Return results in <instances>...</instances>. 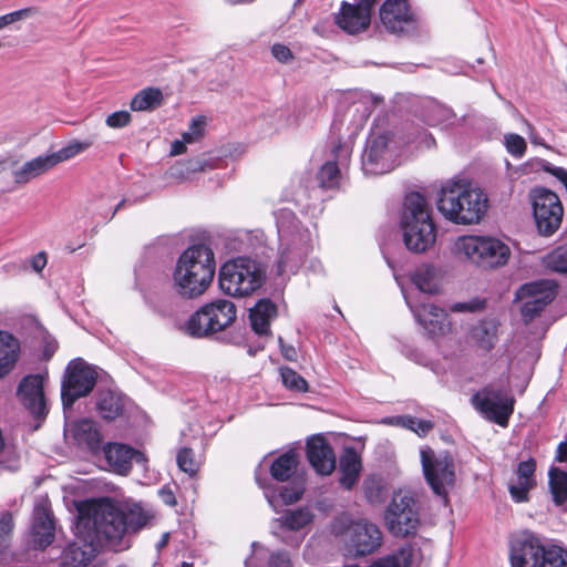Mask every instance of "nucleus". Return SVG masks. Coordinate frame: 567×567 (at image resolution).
Here are the masks:
<instances>
[{
    "instance_id": "1",
    "label": "nucleus",
    "mask_w": 567,
    "mask_h": 567,
    "mask_svg": "<svg viewBox=\"0 0 567 567\" xmlns=\"http://www.w3.org/2000/svg\"><path fill=\"white\" fill-rule=\"evenodd\" d=\"M153 515L140 503H120L109 497L87 502L79 509L76 532L87 534L101 548L115 551L130 546L127 536L142 529Z\"/></svg>"
},
{
    "instance_id": "2",
    "label": "nucleus",
    "mask_w": 567,
    "mask_h": 567,
    "mask_svg": "<svg viewBox=\"0 0 567 567\" xmlns=\"http://www.w3.org/2000/svg\"><path fill=\"white\" fill-rule=\"evenodd\" d=\"M213 250L203 244L188 247L178 258L173 284L176 292L185 298H197L210 286L215 276Z\"/></svg>"
},
{
    "instance_id": "3",
    "label": "nucleus",
    "mask_w": 567,
    "mask_h": 567,
    "mask_svg": "<svg viewBox=\"0 0 567 567\" xmlns=\"http://www.w3.org/2000/svg\"><path fill=\"white\" fill-rule=\"evenodd\" d=\"M439 212L450 221L461 225L478 223L487 208L485 194L461 181L446 182L436 200Z\"/></svg>"
},
{
    "instance_id": "4",
    "label": "nucleus",
    "mask_w": 567,
    "mask_h": 567,
    "mask_svg": "<svg viewBox=\"0 0 567 567\" xmlns=\"http://www.w3.org/2000/svg\"><path fill=\"white\" fill-rule=\"evenodd\" d=\"M403 241L410 251L424 252L436 240V226L424 196L417 192L405 196L401 217Z\"/></svg>"
},
{
    "instance_id": "5",
    "label": "nucleus",
    "mask_w": 567,
    "mask_h": 567,
    "mask_svg": "<svg viewBox=\"0 0 567 567\" xmlns=\"http://www.w3.org/2000/svg\"><path fill=\"white\" fill-rule=\"evenodd\" d=\"M421 511L417 494L412 489L399 488L392 493L383 511V524L395 538L414 537L421 526Z\"/></svg>"
},
{
    "instance_id": "6",
    "label": "nucleus",
    "mask_w": 567,
    "mask_h": 567,
    "mask_svg": "<svg viewBox=\"0 0 567 567\" xmlns=\"http://www.w3.org/2000/svg\"><path fill=\"white\" fill-rule=\"evenodd\" d=\"M266 281L265 266L251 258L238 257L226 261L219 270V286L231 297H247Z\"/></svg>"
},
{
    "instance_id": "7",
    "label": "nucleus",
    "mask_w": 567,
    "mask_h": 567,
    "mask_svg": "<svg viewBox=\"0 0 567 567\" xmlns=\"http://www.w3.org/2000/svg\"><path fill=\"white\" fill-rule=\"evenodd\" d=\"M512 567H561L564 559L557 548H546L529 530L512 534L508 539Z\"/></svg>"
},
{
    "instance_id": "8",
    "label": "nucleus",
    "mask_w": 567,
    "mask_h": 567,
    "mask_svg": "<svg viewBox=\"0 0 567 567\" xmlns=\"http://www.w3.org/2000/svg\"><path fill=\"white\" fill-rule=\"evenodd\" d=\"M455 254L482 267H499L507 262L509 248L501 240L484 236H462L454 244Z\"/></svg>"
},
{
    "instance_id": "9",
    "label": "nucleus",
    "mask_w": 567,
    "mask_h": 567,
    "mask_svg": "<svg viewBox=\"0 0 567 567\" xmlns=\"http://www.w3.org/2000/svg\"><path fill=\"white\" fill-rule=\"evenodd\" d=\"M422 472L432 492L447 501L449 492L455 486V463L447 452L436 454L430 446L420 450Z\"/></svg>"
},
{
    "instance_id": "10",
    "label": "nucleus",
    "mask_w": 567,
    "mask_h": 567,
    "mask_svg": "<svg viewBox=\"0 0 567 567\" xmlns=\"http://www.w3.org/2000/svg\"><path fill=\"white\" fill-rule=\"evenodd\" d=\"M97 380V371L82 359L69 362L62 380L61 398L64 408H71L73 403L86 396L94 388Z\"/></svg>"
},
{
    "instance_id": "11",
    "label": "nucleus",
    "mask_w": 567,
    "mask_h": 567,
    "mask_svg": "<svg viewBox=\"0 0 567 567\" xmlns=\"http://www.w3.org/2000/svg\"><path fill=\"white\" fill-rule=\"evenodd\" d=\"M472 404L488 421L507 426L515 399L503 388L487 385L472 396Z\"/></svg>"
},
{
    "instance_id": "12",
    "label": "nucleus",
    "mask_w": 567,
    "mask_h": 567,
    "mask_svg": "<svg viewBox=\"0 0 567 567\" xmlns=\"http://www.w3.org/2000/svg\"><path fill=\"white\" fill-rule=\"evenodd\" d=\"M530 200L538 231L543 236L556 233L564 216V207L558 195L547 188L538 187L530 192Z\"/></svg>"
},
{
    "instance_id": "13",
    "label": "nucleus",
    "mask_w": 567,
    "mask_h": 567,
    "mask_svg": "<svg viewBox=\"0 0 567 567\" xmlns=\"http://www.w3.org/2000/svg\"><path fill=\"white\" fill-rule=\"evenodd\" d=\"M393 141L380 135L369 140L362 154V171L371 174H384L396 165V154Z\"/></svg>"
},
{
    "instance_id": "14",
    "label": "nucleus",
    "mask_w": 567,
    "mask_h": 567,
    "mask_svg": "<svg viewBox=\"0 0 567 567\" xmlns=\"http://www.w3.org/2000/svg\"><path fill=\"white\" fill-rule=\"evenodd\" d=\"M384 28L394 34H410L417 28V19L408 0H386L380 8Z\"/></svg>"
},
{
    "instance_id": "15",
    "label": "nucleus",
    "mask_w": 567,
    "mask_h": 567,
    "mask_svg": "<svg viewBox=\"0 0 567 567\" xmlns=\"http://www.w3.org/2000/svg\"><path fill=\"white\" fill-rule=\"evenodd\" d=\"M43 383L44 375L30 374L21 380L17 392L25 409L37 417H43L48 413Z\"/></svg>"
},
{
    "instance_id": "16",
    "label": "nucleus",
    "mask_w": 567,
    "mask_h": 567,
    "mask_svg": "<svg viewBox=\"0 0 567 567\" xmlns=\"http://www.w3.org/2000/svg\"><path fill=\"white\" fill-rule=\"evenodd\" d=\"M416 321L431 336H445L452 332V322L447 312L434 305L422 303L420 306H411Z\"/></svg>"
},
{
    "instance_id": "17",
    "label": "nucleus",
    "mask_w": 567,
    "mask_h": 567,
    "mask_svg": "<svg viewBox=\"0 0 567 567\" xmlns=\"http://www.w3.org/2000/svg\"><path fill=\"white\" fill-rule=\"evenodd\" d=\"M103 453L110 468L121 475H126L132 467V461L144 463V454L122 443H109Z\"/></svg>"
},
{
    "instance_id": "18",
    "label": "nucleus",
    "mask_w": 567,
    "mask_h": 567,
    "mask_svg": "<svg viewBox=\"0 0 567 567\" xmlns=\"http://www.w3.org/2000/svg\"><path fill=\"white\" fill-rule=\"evenodd\" d=\"M76 537L78 539L63 551V567H84L95 557L101 548L87 534L80 535L76 532Z\"/></svg>"
},
{
    "instance_id": "19",
    "label": "nucleus",
    "mask_w": 567,
    "mask_h": 567,
    "mask_svg": "<svg viewBox=\"0 0 567 567\" xmlns=\"http://www.w3.org/2000/svg\"><path fill=\"white\" fill-rule=\"evenodd\" d=\"M381 527L367 518L357 519V557L375 554L382 547Z\"/></svg>"
},
{
    "instance_id": "20",
    "label": "nucleus",
    "mask_w": 567,
    "mask_h": 567,
    "mask_svg": "<svg viewBox=\"0 0 567 567\" xmlns=\"http://www.w3.org/2000/svg\"><path fill=\"white\" fill-rule=\"evenodd\" d=\"M307 455L312 467L321 475H329L336 467V455L322 436L308 441Z\"/></svg>"
},
{
    "instance_id": "21",
    "label": "nucleus",
    "mask_w": 567,
    "mask_h": 567,
    "mask_svg": "<svg viewBox=\"0 0 567 567\" xmlns=\"http://www.w3.org/2000/svg\"><path fill=\"white\" fill-rule=\"evenodd\" d=\"M34 547L45 548L54 539V525L50 512L44 507H35L31 527Z\"/></svg>"
},
{
    "instance_id": "22",
    "label": "nucleus",
    "mask_w": 567,
    "mask_h": 567,
    "mask_svg": "<svg viewBox=\"0 0 567 567\" xmlns=\"http://www.w3.org/2000/svg\"><path fill=\"white\" fill-rule=\"evenodd\" d=\"M56 164L52 154L40 155L25 162L21 167L13 171V178L17 184H27L30 181L45 174Z\"/></svg>"
},
{
    "instance_id": "23",
    "label": "nucleus",
    "mask_w": 567,
    "mask_h": 567,
    "mask_svg": "<svg viewBox=\"0 0 567 567\" xmlns=\"http://www.w3.org/2000/svg\"><path fill=\"white\" fill-rule=\"evenodd\" d=\"M212 316L204 305L184 324V331L193 338H206L217 332Z\"/></svg>"
},
{
    "instance_id": "24",
    "label": "nucleus",
    "mask_w": 567,
    "mask_h": 567,
    "mask_svg": "<svg viewBox=\"0 0 567 567\" xmlns=\"http://www.w3.org/2000/svg\"><path fill=\"white\" fill-rule=\"evenodd\" d=\"M276 316V305L269 299H260L249 312L254 331L258 334H267L269 332L270 322Z\"/></svg>"
},
{
    "instance_id": "25",
    "label": "nucleus",
    "mask_w": 567,
    "mask_h": 567,
    "mask_svg": "<svg viewBox=\"0 0 567 567\" xmlns=\"http://www.w3.org/2000/svg\"><path fill=\"white\" fill-rule=\"evenodd\" d=\"M20 354V343L17 338L0 330V379L13 370Z\"/></svg>"
},
{
    "instance_id": "26",
    "label": "nucleus",
    "mask_w": 567,
    "mask_h": 567,
    "mask_svg": "<svg viewBox=\"0 0 567 567\" xmlns=\"http://www.w3.org/2000/svg\"><path fill=\"white\" fill-rule=\"evenodd\" d=\"M470 341L478 349L491 351L497 342V324L493 320H483L470 330Z\"/></svg>"
},
{
    "instance_id": "27",
    "label": "nucleus",
    "mask_w": 567,
    "mask_h": 567,
    "mask_svg": "<svg viewBox=\"0 0 567 567\" xmlns=\"http://www.w3.org/2000/svg\"><path fill=\"white\" fill-rule=\"evenodd\" d=\"M411 279L421 292L435 295L440 291V270L432 265L417 267Z\"/></svg>"
},
{
    "instance_id": "28",
    "label": "nucleus",
    "mask_w": 567,
    "mask_h": 567,
    "mask_svg": "<svg viewBox=\"0 0 567 567\" xmlns=\"http://www.w3.org/2000/svg\"><path fill=\"white\" fill-rule=\"evenodd\" d=\"M72 435L79 445L85 446L91 452H96L101 444V436L94 422L80 420L72 426Z\"/></svg>"
},
{
    "instance_id": "29",
    "label": "nucleus",
    "mask_w": 567,
    "mask_h": 567,
    "mask_svg": "<svg viewBox=\"0 0 567 567\" xmlns=\"http://www.w3.org/2000/svg\"><path fill=\"white\" fill-rule=\"evenodd\" d=\"M206 307L214 320L217 332L225 330L236 319V307L229 300L217 299L206 303Z\"/></svg>"
},
{
    "instance_id": "30",
    "label": "nucleus",
    "mask_w": 567,
    "mask_h": 567,
    "mask_svg": "<svg viewBox=\"0 0 567 567\" xmlns=\"http://www.w3.org/2000/svg\"><path fill=\"white\" fill-rule=\"evenodd\" d=\"M557 293V284L553 280H537L524 284L515 292V299H540L548 297L549 303Z\"/></svg>"
},
{
    "instance_id": "31",
    "label": "nucleus",
    "mask_w": 567,
    "mask_h": 567,
    "mask_svg": "<svg viewBox=\"0 0 567 567\" xmlns=\"http://www.w3.org/2000/svg\"><path fill=\"white\" fill-rule=\"evenodd\" d=\"M362 492L368 504L379 506L386 497L389 485L383 476L372 474L363 481Z\"/></svg>"
},
{
    "instance_id": "32",
    "label": "nucleus",
    "mask_w": 567,
    "mask_h": 567,
    "mask_svg": "<svg viewBox=\"0 0 567 567\" xmlns=\"http://www.w3.org/2000/svg\"><path fill=\"white\" fill-rule=\"evenodd\" d=\"M163 103V93L157 87H146L134 95L131 110L134 112L153 111Z\"/></svg>"
},
{
    "instance_id": "33",
    "label": "nucleus",
    "mask_w": 567,
    "mask_h": 567,
    "mask_svg": "<svg viewBox=\"0 0 567 567\" xmlns=\"http://www.w3.org/2000/svg\"><path fill=\"white\" fill-rule=\"evenodd\" d=\"M297 454L292 451L279 455L270 466L271 476L280 482L288 481L296 472Z\"/></svg>"
},
{
    "instance_id": "34",
    "label": "nucleus",
    "mask_w": 567,
    "mask_h": 567,
    "mask_svg": "<svg viewBox=\"0 0 567 567\" xmlns=\"http://www.w3.org/2000/svg\"><path fill=\"white\" fill-rule=\"evenodd\" d=\"M315 514L309 507L286 511L280 517V526L290 530H300L312 523Z\"/></svg>"
},
{
    "instance_id": "35",
    "label": "nucleus",
    "mask_w": 567,
    "mask_h": 567,
    "mask_svg": "<svg viewBox=\"0 0 567 567\" xmlns=\"http://www.w3.org/2000/svg\"><path fill=\"white\" fill-rule=\"evenodd\" d=\"M548 476L555 504L564 505L567 502V472L558 467H551Z\"/></svg>"
},
{
    "instance_id": "36",
    "label": "nucleus",
    "mask_w": 567,
    "mask_h": 567,
    "mask_svg": "<svg viewBox=\"0 0 567 567\" xmlns=\"http://www.w3.org/2000/svg\"><path fill=\"white\" fill-rule=\"evenodd\" d=\"M254 555L246 560V567H260L258 560L265 556V549L262 546L254 543ZM269 567H290L291 561L286 551H277L271 554L269 557Z\"/></svg>"
},
{
    "instance_id": "37",
    "label": "nucleus",
    "mask_w": 567,
    "mask_h": 567,
    "mask_svg": "<svg viewBox=\"0 0 567 567\" xmlns=\"http://www.w3.org/2000/svg\"><path fill=\"white\" fill-rule=\"evenodd\" d=\"M93 142L91 140L85 141H79V140H72L68 144H65L63 147H61L59 151L51 153L53 156V159L55 164H60L62 162H66L86 150H89L92 146Z\"/></svg>"
},
{
    "instance_id": "38",
    "label": "nucleus",
    "mask_w": 567,
    "mask_h": 567,
    "mask_svg": "<svg viewBox=\"0 0 567 567\" xmlns=\"http://www.w3.org/2000/svg\"><path fill=\"white\" fill-rule=\"evenodd\" d=\"M97 409L103 419L113 420L122 411L120 399L112 392H104L97 401Z\"/></svg>"
},
{
    "instance_id": "39",
    "label": "nucleus",
    "mask_w": 567,
    "mask_h": 567,
    "mask_svg": "<svg viewBox=\"0 0 567 567\" xmlns=\"http://www.w3.org/2000/svg\"><path fill=\"white\" fill-rule=\"evenodd\" d=\"M340 484L347 489L354 486V450L351 447L340 458Z\"/></svg>"
},
{
    "instance_id": "40",
    "label": "nucleus",
    "mask_w": 567,
    "mask_h": 567,
    "mask_svg": "<svg viewBox=\"0 0 567 567\" xmlns=\"http://www.w3.org/2000/svg\"><path fill=\"white\" fill-rule=\"evenodd\" d=\"M318 183L322 188H334L339 186L341 174L334 162H327L321 166L317 175Z\"/></svg>"
},
{
    "instance_id": "41",
    "label": "nucleus",
    "mask_w": 567,
    "mask_h": 567,
    "mask_svg": "<svg viewBox=\"0 0 567 567\" xmlns=\"http://www.w3.org/2000/svg\"><path fill=\"white\" fill-rule=\"evenodd\" d=\"M520 301V315L523 320L528 323L538 317L544 309L549 305L548 297H542L540 299H515Z\"/></svg>"
},
{
    "instance_id": "42",
    "label": "nucleus",
    "mask_w": 567,
    "mask_h": 567,
    "mask_svg": "<svg viewBox=\"0 0 567 567\" xmlns=\"http://www.w3.org/2000/svg\"><path fill=\"white\" fill-rule=\"evenodd\" d=\"M544 265L547 269L567 275V246H560L544 257Z\"/></svg>"
},
{
    "instance_id": "43",
    "label": "nucleus",
    "mask_w": 567,
    "mask_h": 567,
    "mask_svg": "<svg viewBox=\"0 0 567 567\" xmlns=\"http://www.w3.org/2000/svg\"><path fill=\"white\" fill-rule=\"evenodd\" d=\"M336 24L349 34H354V4L342 1L334 14Z\"/></svg>"
},
{
    "instance_id": "44",
    "label": "nucleus",
    "mask_w": 567,
    "mask_h": 567,
    "mask_svg": "<svg viewBox=\"0 0 567 567\" xmlns=\"http://www.w3.org/2000/svg\"><path fill=\"white\" fill-rule=\"evenodd\" d=\"M206 117L203 115H197L192 118L187 131H185L182 135L184 137V141H186L188 144H195L199 142L206 131Z\"/></svg>"
},
{
    "instance_id": "45",
    "label": "nucleus",
    "mask_w": 567,
    "mask_h": 567,
    "mask_svg": "<svg viewBox=\"0 0 567 567\" xmlns=\"http://www.w3.org/2000/svg\"><path fill=\"white\" fill-rule=\"evenodd\" d=\"M177 465L181 471L193 476L198 472L200 463L192 449L183 447L177 453Z\"/></svg>"
},
{
    "instance_id": "46",
    "label": "nucleus",
    "mask_w": 567,
    "mask_h": 567,
    "mask_svg": "<svg viewBox=\"0 0 567 567\" xmlns=\"http://www.w3.org/2000/svg\"><path fill=\"white\" fill-rule=\"evenodd\" d=\"M280 377L284 385L290 390L298 392H306L308 390L307 381L290 368H281Z\"/></svg>"
},
{
    "instance_id": "47",
    "label": "nucleus",
    "mask_w": 567,
    "mask_h": 567,
    "mask_svg": "<svg viewBox=\"0 0 567 567\" xmlns=\"http://www.w3.org/2000/svg\"><path fill=\"white\" fill-rule=\"evenodd\" d=\"M375 3L377 0H360L357 2V32L365 30L370 25Z\"/></svg>"
},
{
    "instance_id": "48",
    "label": "nucleus",
    "mask_w": 567,
    "mask_h": 567,
    "mask_svg": "<svg viewBox=\"0 0 567 567\" xmlns=\"http://www.w3.org/2000/svg\"><path fill=\"white\" fill-rule=\"evenodd\" d=\"M38 12L39 10L37 8L28 7L0 16V31L18 21L29 19Z\"/></svg>"
},
{
    "instance_id": "49",
    "label": "nucleus",
    "mask_w": 567,
    "mask_h": 567,
    "mask_svg": "<svg viewBox=\"0 0 567 567\" xmlns=\"http://www.w3.org/2000/svg\"><path fill=\"white\" fill-rule=\"evenodd\" d=\"M504 142L507 152L512 156L520 158L526 153L527 144L520 135L508 133L504 136Z\"/></svg>"
},
{
    "instance_id": "50",
    "label": "nucleus",
    "mask_w": 567,
    "mask_h": 567,
    "mask_svg": "<svg viewBox=\"0 0 567 567\" xmlns=\"http://www.w3.org/2000/svg\"><path fill=\"white\" fill-rule=\"evenodd\" d=\"M536 470V462L534 458H529L527 461L520 462L517 466V476L519 482L527 481L535 485L534 474Z\"/></svg>"
},
{
    "instance_id": "51",
    "label": "nucleus",
    "mask_w": 567,
    "mask_h": 567,
    "mask_svg": "<svg viewBox=\"0 0 567 567\" xmlns=\"http://www.w3.org/2000/svg\"><path fill=\"white\" fill-rule=\"evenodd\" d=\"M533 486L534 485L527 483V481H518L517 484L509 485V493L512 498L517 503L527 501L528 492Z\"/></svg>"
},
{
    "instance_id": "52",
    "label": "nucleus",
    "mask_w": 567,
    "mask_h": 567,
    "mask_svg": "<svg viewBox=\"0 0 567 567\" xmlns=\"http://www.w3.org/2000/svg\"><path fill=\"white\" fill-rule=\"evenodd\" d=\"M130 121L131 114L127 111H117L107 116L106 125L112 128H120L126 126Z\"/></svg>"
},
{
    "instance_id": "53",
    "label": "nucleus",
    "mask_w": 567,
    "mask_h": 567,
    "mask_svg": "<svg viewBox=\"0 0 567 567\" xmlns=\"http://www.w3.org/2000/svg\"><path fill=\"white\" fill-rule=\"evenodd\" d=\"M303 494L301 486L282 487L280 491V497L286 505L298 502Z\"/></svg>"
},
{
    "instance_id": "54",
    "label": "nucleus",
    "mask_w": 567,
    "mask_h": 567,
    "mask_svg": "<svg viewBox=\"0 0 567 567\" xmlns=\"http://www.w3.org/2000/svg\"><path fill=\"white\" fill-rule=\"evenodd\" d=\"M414 424H411V427L408 430L413 431L419 436H426L434 427V423L430 420H420L413 416Z\"/></svg>"
},
{
    "instance_id": "55",
    "label": "nucleus",
    "mask_w": 567,
    "mask_h": 567,
    "mask_svg": "<svg viewBox=\"0 0 567 567\" xmlns=\"http://www.w3.org/2000/svg\"><path fill=\"white\" fill-rule=\"evenodd\" d=\"M484 307V302L472 300L468 302H455L450 307L452 312H475Z\"/></svg>"
},
{
    "instance_id": "56",
    "label": "nucleus",
    "mask_w": 567,
    "mask_h": 567,
    "mask_svg": "<svg viewBox=\"0 0 567 567\" xmlns=\"http://www.w3.org/2000/svg\"><path fill=\"white\" fill-rule=\"evenodd\" d=\"M271 53L274 58L281 63H287L293 59L291 50L280 43H276L271 47Z\"/></svg>"
},
{
    "instance_id": "57",
    "label": "nucleus",
    "mask_w": 567,
    "mask_h": 567,
    "mask_svg": "<svg viewBox=\"0 0 567 567\" xmlns=\"http://www.w3.org/2000/svg\"><path fill=\"white\" fill-rule=\"evenodd\" d=\"M382 423L388 425L401 426L404 429L411 427V424H414L413 416L411 415H398V416H388L382 420Z\"/></svg>"
},
{
    "instance_id": "58",
    "label": "nucleus",
    "mask_w": 567,
    "mask_h": 567,
    "mask_svg": "<svg viewBox=\"0 0 567 567\" xmlns=\"http://www.w3.org/2000/svg\"><path fill=\"white\" fill-rule=\"evenodd\" d=\"M13 518L9 513H3L0 516V544L4 542L6 537L12 532Z\"/></svg>"
},
{
    "instance_id": "59",
    "label": "nucleus",
    "mask_w": 567,
    "mask_h": 567,
    "mask_svg": "<svg viewBox=\"0 0 567 567\" xmlns=\"http://www.w3.org/2000/svg\"><path fill=\"white\" fill-rule=\"evenodd\" d=\"M352 520L348 516L338 517L333 523V532L336 534H343L351 525Z\"/></svg>"
},
{
    "instance_id": "60",
    "label": "nucleus",
    "mask_w": 567,
    "mask_h": 567,
    "mask_svg": "<svg viewBox=\"0 0 567 567\" xmlns=\"http://www.w3.org/2000/svg\"><path fill=\"white\" fill-rule=\"evenodd\" d=\"M281 354L289 361L297 360V351L292 346H286L282 342V339L279 338Z\"/></svg>"
},
{
    "instance_id": "61",
    "label": "nucleus",
    "mask_w": 567,
    "mask_h": 567,
    "mask_svg": "<svg viewBox=\"0 0 567 567\" xmlns=\"http://www.w3.org/2000/svg\"><path fill=\"white\" fill-rule=\"evenodd\" d=\"M187 144L188 143L186 141H184L183 136H182V140H175L172 143L171 155L176 156V155L184 154L187 150L186 148Z\"/></svg>"
},
{
    "instance_id": "62",
    "label": "nucleus",
    "mask_w": 567,
    "mask_h": 567,
    "mask_svg": "<svg viewBox=\"0 0 567 567\" xmlns=\"http://www.w3.org/2000/svg\"><path fill=\"white\" fill-rule=\"evenodd\" d=\"M31 265H32V268L37 272H40L45 267V265H47L45 254L44 252H39L38 255H35L32 258Z\"/></svg>"
},
{
    "instance_id": "63",
    "label": "nucleus",
    "mask_w": 567,
    "mask_h": 567,
    "mask_svg": "<svg viewBox=\"0 0 567 567\" xmlns=\"http://www.w3.org/2000/svg\"><path fill=\"white\" fill-rule=\"evenodd\" d=\"M159 496L162 501L168 506H175L177 503L174 493L169 488L163 487L159 491Z\"/></svg>"
},
{
    "instance_id": "64",
    "label": "nucleus",
    "mask_w": 567,
    "mask_h": 567,
    "mask_svg": "<svg viewBox=\"0 0 567 567\" xmlns=\"http://www.w3.org/2000/svg\"><path fill=\"white\" fill-rule=\"evenodd\" d=\"M556 461L559 463L567 462V440L558 444Z\"/></svg>"
}]
</instances>
